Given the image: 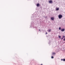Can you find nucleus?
Wrapping results in <instances>:
<instances>
[{
	"label": "nucleus",
	"mask_w": 65,
	"mask_h": 65,
	"mask_svg": "<svg viewBox=\"0 0 65 65\" xmlns=\"http://www.w3.org/2000/svg\"><path fill=\"white\" fill-rule=\"evenodd\" d=\"M59 19H61L62 18V15L61 14H60L58 15Z\"/></svg>",
	"instance_id": "nucleus-1"
},
{
	"label": "nucleus",
	"mask_w": 65,
	"mask_h": 65,
	"mask_svg": "<svg viewBox=\"0 0 65 65\" xmlns=\"http://www.w3.org/2000/svg\"><path fill=\"white\" fill-rule=\"evenodd\" d=\"M49 3H53V1L51 0L49 2Z\"/></svg>",
	"instance_id": "nucleus-2"
},
{
	"label": "nucleus",
	"mask_w": 65,
	"mask_h": 65,
	"mask_svg": "<svg viewBox=\"0 0 65 65\" xmlns=\"http://www.w3.org/2000/svg\"><path fill=\"white\" fill-rule=\"evenodd\" d=\"M39 5H40V4H39V3H38L37 4V7H39Z\"/></svg>",
	"instance_id": "nucleus-3"
},
{
	"label": "nucleus",
	"mask_w": 65,
	"mask_h": 65,
	"mask_svg": "<svg viewBox=\"0 0 65 65\" xmlns=\"http://www.w3.org/2000/svg\"><path fill=\"white\" fill-rule=\"evenodd\" d=\"M61 30L62 32H64V31H65V29H62Z\"/></svg>",
	"instance_id": "nucleus-4"
},
{
	"label": "nucleus",
	"mask_w": 65,
	"mask_h": 65,
	"mask_svg": "<svg viewBox=\"0 0 65 65\" xmlns=\"http://www.w3.org/2000/svg\"><path fill=\"white\" fill-rule=\"evenodd\" d=\"M51 20H52V21H53V20H54V18L53 17H52L51 18Z\"/></svg>",
	"instance_id": "nucleus-5"
},
{
	"label": "nucleus",
	"mask_w": 65,
	"mask_h": 65,
	"mask_svg": "<svg viewBox=\"0 0 65 65\" xmlns=\"http://www.w3.org/2000/svg\"><path fill=\"white\" fill-rule=\"evenodd\" d=\"M56 10H59V8H57L56 9Z\"/></svg>",
	"instance_id": "nucleus-6"
},
{
	"label": "nucleus",
	"mask_w": 65,
	"mask_h": 65,
	"mask_svg": "<svg viewBox=\"0 0 65 65\" xmlns=\"http://www.w3.org/2000/svg\"><path fill=\"white\" fill-rule=\"evenodd\" d=\"M55 54H56V53H52L53 55H55Z\"/></svg>",
	"instance_id": "nucleus-7"
},
{
	"label": "nucleus",
	"mask_w": 65,
	"mask_h": 65,
	"mask_svg": "<svg viewBox=\"0 0 65 65\" xmlns=\"http://www.w3.org/2000/svg\"><path fill=\"white\" fill-rule=\"evenodd\" d=\"M51 29H49L48 30V32H51Z\"/></svg>",
	"instance_id": "nucleus-8"
},
{
	"label": "nucleus",
	"mask_w": 65,
	"mask_h": 65,
	"mask_svg": "<svg viewBox=\"0 0 65 65\" xmlns=\"http://www.w3.org/2000/svg\"><path fill=\"white\" fill-rule=\"evenodd\" d=\"M61 27H59V30H61Z\"/></svg>",
	"instance_id": "nucleus-9"
},
{
	"label": "nucleus",
	"mask_w": 65,
	"mask_h": 65,
	"mask_svg": "<svg viewBox=\"0 0 65 65\" xmlns=\"http://www.w3.org/2000/svg\"><path fill=\"white\" fill-rule=\"evenodd\" d=\"M59 38H61V36H59Z\"/></svg>",
	"instance_id": "nucleus-10"
},
{
	"label": "nucleus",
	"mask_w": 65,
	"mask_h": 65,
	"mask_svg": "<svg viewBox=\"0 0 65 65\" xmlns=\"http://www.w3.org/2000/svg\"><path fill=\"white\" fill-rule=\"evenodd\" d=\"M51 58L52 59H53V58H54V57H53V56H52L51 57Z\"/></svg>",
	"instance_id": "nucleus-11"
},
{
	"label": "nucleus",
	"mask_w": 65,
	"mask_h": 65,
	"mask_svg": "<svg viewBox=\"0 0 65 65\" xmlns=\"http://www.w3.org/2000/svg\"><path fill=\"white\" fill-rule=\"evenodd\" d=\"M63 61H65V59H63Z\"/></svg>",
	"instance_id": "nucleus-12"
},
{
	"label": "nucleus",
	"mask_w": 65,
	"mask_h": 65,
	"mask_svg": "<svg viewBox=\"0 0 65 65\" xmlns=\"http://www.w3.org/2000/svg\"><path fill=\"white\" fill-rule=\"evenodd\" d=\"M65 37V36H63V38H64Z\"/></svg>",
	"instance_id": "nucleus-13"
},
{
	"label": "nucleus",
	"mask_w": 65,
	"mask_h": 65,
	"mask_svg": "<svg viewBox=\"0 0 65 65\" xmlns=\"http://www.w3.org/2000/svg\"><path fill=\"white\" fill-rule=\"evenodd\" d=\"M63 39V38H61L60 39L61 40H62V39Z\"/></svg>",
	"instance_id": "nucleus-14"
},
{
	"label": "nucleus",
	"mask_w": 65,
	"mask_h": 65,
	"mask_svg": "<svg viewBox=\"0 0 65 65\" xmlns=\"http://www.w3.org/2000/svg\"><path fill=\"white\" fill-rule=\"evenodd\" d=\"M63 41H65V38H64V39L63 40Z\"/></svg>",
	"instance_id": "nucleus-15"
},
{
	"label": "nucleus",
	"mask_w": 65,
	"mask_h": 65,
	"mask_svg": "<svg viewBox=\"0 0 65 65\" xmlns=\"http://www.w3.org/2000/svg\"><path fill=\"white\" fill-rule=\"evenodd\" d=\"M47 34V32H46V33L45 34Z\"/></svg>",
	"instance_id": "nucleus-16"
},
{
	"label": "nucleus",
	"mask_w": 65,
	"mask_h": 65,
	"mask_svg": "<svg viewBox=\"0 0 65 65\" xmlns=\"http://www.w3.org/2000/svg\"><path fill=\"white\" fill-rule=\"evenodd\" d=\"M61 61H63V59H61Z\"/></svg>",
	"instance_id": "nucleus-17"
},
{
	"label": "nucleus",
	"mask_w": 65,
	"mask_h": 65,
	"mask_svg": "<svg viewBox=\"0 0 65 65\" xmlns=\"http://www.w3.org/2000/svg\"><path fill=\"white\" fill-rule=\"evenodd\" d=\"M39 31H40V29H39Z\"/></svg>",
	"instance_id": "nucleus-18"
}]
</instances>
